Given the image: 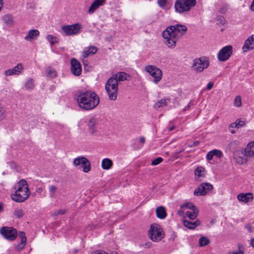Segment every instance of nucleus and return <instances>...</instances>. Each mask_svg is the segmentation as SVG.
Here are the masks:
<instances>
[{"mask_svg":"<svg viewBox=\"0 0 254 254\" xmlns=\"http://www.w3.org/2000/svg\"><path fill=\"white\" fill-rule=\"evenodd\" d=\"M58 188L56 186L50 185L49 187V192L51 198H55L56 197V193Z\"/></svg>","mask_w":254,"mask_h":254,"instance_id":"7c9ffc66","label":"nucleus"},{"mask_svg":"<svg viewBox=\"0 0 254 254\" xmlns=\"http://www.w3.org/2000/svg\"><path fill=\"white\" fill-rule=\"evenodd\" d=\"M96 121L92 119L88 123V127L90 132L91 134H94L96 132Z\"/></svg>","mask_w":254,"mask_h":254,"instance_id":"c85d7f7f","label":"nucleus"},{"mask_svg":"<svg viewBox=\"0 0 254 254\" xmlns=\"http://www.w3.org/2000/svg\"><path fill=\"white\" fill-rule=\"evenodd\" d=\"M213 86V83L212 82H209L207 84V90H211Z\"/></svg>","mask_w":254,"mask_h":254,"instance_id":"864d4df0","label":"nucleus"},{"mask_svg":"<svg viewBox=\"0 0 254 254\" xmlns=\"http://www.w3.org/2000/svg\"><path fill=\"white\" fill-rule=\"evenodd\" d=\"M6 111L3 107L0 105V122L5 118Z\"/></svg>","mask_w":254,"mask_h":254,"instance_id":"ea45409f","label":"nucleus"},{"mask_svg":"<svg viewBox=\"0 0 254 254\" xmlns=\"http://www.w3.org/2000/svg\"><path fill=\"white\" fill-rule=\"evenodd\" d=\"M198 210L197 209H194L192 211H187L186 212V215L190 220L195 219L198 215Z\"/></svg>","mask_w":254,"mask_h":254,"instance_id":"c756f323","label":"nucleus"},{"mask_svg":"<svg viewBox=\"0 0 254 254\" xmlns=\"http://www.w3.org/2000/svg\"><path fill=\"white\" fill-rule=\"evenodd\" d=\"M233 52V47L231 45H227L222 48L217 55L219 61L225 62L231 56Z\"/></svg>","mask_w":254,"mask_h":254,"instance_id":"9b49d317","label":"nucleus"},{"mask_svg":"<svg viewBox=\"0 0 254 254\" xmlns=\"http://www.w3.org/2000/svg\"><path fill=\"white\" fill-rule=\"evenodd\" d=\"M167 2V0H158V4L159 5L162 7L164 6Z\"/></svg>","mask_w":254,"mask_h":254,"instance_id":"8fccbe9b","label":"nucleus"},{"mask_svg":"<svg viewBox=\"0 0 254 254\" xmlns=\"http://www.w3.org/2000/svg\"><path fill=\"white\" fill-rule=\"evenodd\" d=\"M94 254H108L107 252L103 251H98L95 252Z\"/></svg>","mask_w":254,"mask_h":254,"instance_id":"6e6d98bb","label":"nucleus"},{"mask_svg":"<svg viewBox=\"0 0 254 254\" xmlns=\"http://www.w3.org/2000/svg\"><path fill=\"white\" fill-rule=\"evenodd\" d=\"M24 211L20 208H16L14 211V215L18 218H20L24 216Z\"/></svg>","mask_w":254,"mask_h":254,"instance_id":"c9c22d12","label":"nucleus"},{"mask_svg":"<svg viewBox=\"0 0 254 254\" xmlns=\"http://www.w3.org/2000/svg\"><path fill=\"white\" fill-rule=\"evenodd\" d=\"M39 33H28V34L24 37L27 41H31L37 38Z\"/></svg>","mask_w":254,"mask_h":254,"instance_id":"f704fd0d","label":"nucleus"},{"mask_svg":"<svg viewBox=\"0 0 254 254\" xmlns=\"http://www.w3.org/2000/svg\"><path fill=\"white\" fill-rule=\"evenodd\" d=\"M25 87L27 89H32L34 87L33 80L32 79L28 80L25 84Z\"/></svg>","mask_w":254,"mask_h":254,"instance_id":"79ce46f5","label":"nucleus"},{"mask_svg":"<svg viewBox=\"0 0 254 254\" xmlns=\"http://www.w3.org/2000/svg\"><path fill=\"white\" fill-rule=\"evenodd\" d=\"M214 155H213V154L212 153V151H209L207 154V155H206V158L208 160H211L213 157Z\"/></svg>","mask_w":254,"mask_h":254,"instance_id":"3c124183","label":"nucleus"},{"mask_svg":"<svg viewBox=\"0 0 254 254\" xmlns=\"http://www.w3.org/2000/svg\"><path fill=\"white\" fill-rule=\"evenodd\" d=\"M225 19L223 16H217L216 19V22L217 24H222L223 25L225 23Z\"/></svg>","mask_w":254,"mask_h":254,"instance_id":"37998d69","label":"nucleus"},{"mask_svg":"<svg viewBox=\"0 0 254 254\" xmlns=\"http://www.w3.org/2000/svg\"><path fill=\"white\" fill-rule=\"evenodd\" d=\"M113 165L112 161L109 158H104L102 161L101 167L103 170H109L112 168Z\"/></svg>","mask_w":254,"mask_h":254,"instance_id":"a878e982","label":"nucleus"},{"mask_svg":"<svg viewBox=\"0 0 254 254\" xmlns=\"http://www.w3.org/2000/svg\"><path fill=\"white\" fill-rule=\"evenodd\" d=\"M251 244L252 246L254 248V239L252 240Z\"/></svg>","mask_w":254,"mask_h":254,"instance_id":"0e129e2a","label":"nucleus"},{"mask_svg":"<svg viewBox=\"0 0 254 254\" xmlns=\"http://www.w3.org/2000/svg\"><path fill=\"white\" fill-rule=\"evenodd\" d=\"M244 157L248 158L254 157V140L247 145L245 149Z\"/></svg>","mask_w":254,"mask_h":254,"instance_id":"aec40b11","label":"nucleus"},{"mask_svg":"<svg viewBox=\"0 0 254 254\" xmlns=\"http://www.w3.org/2000/svg\"><path fill=\"white\" fill-rule=\"evenodd\" d=\"M3 6V0H0V11L2 9Z\"/></svg>","mask_w":254,"mask_h":254,"instance_id":"052dcab7","label":"nucleus"},{"mask_svg":"<svg viewBox=\"0 0 254 254\" xmlns=\"http://www.w3.org/2000/svg\"><path fill=\"white\" fill-rule=\"evenodd\" d=\"M237 198L239 201L247 203L254 199L253 194L251 192L239 193Z\"/></svg>","mask_w":254,"mask_h":254,"instance_id":"a211bd4d","label":"nucleus"},{"mask_svg":"<svg viewBox=\"0 0 254 254\" xmlns=\"http://www.w3.org/2000/svg\"><path fill=\"white\" fill-rule=\"evenodd\" d=\"M210 241L205 237H201L199 239V245L200 247H204L208 245Z\"/></svg>","mask_w":254,"mask_h":254,"instance_id":"72a5a7b5","label":"nucleus"},{"mask_svg":"<svg viewBox=\"0 0 254 254\" xmlns=\"http://www.w3.org/2000/svg\"><path fill=\"white\" fill-rule=\"evenodd\" d=\"M184 225L190 229H193L200 224V222L198 220H196L193 222H190L188 220H184L183 221Z\"/></svg>","mask_w":254,"mask_h":254,"instance_id":"b1692460","label":"nucleus"},{"mask_svg":"<svg viewBox=\"0 0 254 254\" xmlns=\"http://www.w3.org/2000/svg\"><path fill=\"white\" fill-rule=\"evenodd\" d=\"M106 0H95L93 1L88 8V12L89 14H93L100 6H103L105 3Z\"/></svg>","mask_w":254,"mask_h":254,"instance_id":"f3484780","label":"nucleus"},{"mask_svg":"<svg viewBox=\"0 0 254 254\" xmlns=\"http://www.w3.org/2000/svg\"><path fill=\"white\" fill-rule=\"evenodd\" d=\"M36 190L38 193H40L43 191V189L42 187H39L36 189Z\"/></svg>","mask_w":254,"mask_h":254,"instance_id":"4d7b16f0","label":"nucleus"},{"mask_svg":"<svg viewBox=\"0 0 254 254\" xmlns=\"http://www.w3.org/2000/svg\"><path fill=\"white\" fill-rule=\"evenodd\" d=\"M2 20L3 22L8 26H12L13 24V19L11 15H4L2 17Z\"/></svg>","mask_w":254,"mask_h":254,"instance_id":"cd10ccee","label":"nucleus"},{"mask_svg":"<svg viewBox=\"0 0 254 254\" xmlns=\"http://www.w3.org/2000/svg\"><path fill=\"white\" fill-rule=\"evenodd\" d=\"M29 32H39L36 29H30Z\"/></svg>","mask_w":254,"mask_h":254,"instance_id":"69168bd1","label":"nucleus"},{"mask_svg":"<svg viewBox=\"0 0 254 254\" xmlns=\"http://www.w3.org/2000/svg\"><path fill=\"white\" fill-rule=\"evenodd\" d=\"M235 123L237 126V128L243 127L245 125V121L240 119L237 120Z\"/></svg>","mask_w":254,"mask_h":254,"instance_id":"49530a36","label":"nucleus"},{"mask_svg":"<svg viewBox=\"0 0 254 254\" xmlns=\"http://www.w3.org/2000/svg\"><path fill=\"white\" fill-rule=\"evenodd\" d=\"M180 33H162V36L165 40L166 45L170 48H173L175 47L176 42L182 36L183 34H180Z\"/></svg>","mask_w":254,"mask_h":254,"instance_id":"6e6552de","label":"nucleus"},{"mask_svg":"<svg viewBox=\"0 0 254 254\" xmlns=\"http://www.w3.org/2000/svg\"><path fill=\"white\" fill-rule=\"evenodd\" d=\"M129 75L124 72H119L113 74L111 77L114 78L118 83L119 82L127 80V77Z\"/></svg>","mask_w":254,"mask_h":254,"instance_id":"5701e85b","label":"nucleus"},{"mask_svg":"<svg viewBox=\"0 0 254 254\" xmlns=\"http://www.w3.org/2000/svg\"><path fill=\"white\" fill-rule=\"evenodd\" d=\"M23 70V66L20 63L18 64L13 68L6 70L4 72V75L6 76L13 75H18L20 74Z\"/></svg>","mask_w":254,"mask_h":254,"instance_id":"ddd939ff","label":"nucleus"},{"mask_svg":"<svg viewBox=\"0 0 254 254\" xmlns=\"http://www.w3.org/2000/svg\"><path fill=\"white\" fill-rule=\"evenodd\" d=\"M204 169L202 167H198L195 169L194 173L197 180H198L199 177L204 176Z\"/></svg>","mask_w":254,"mask_h":254,"instance_id":"2f4dec72","label":"nucleus"},{"mask_svg":"<svg viewBox=\"0 0 254 254\" xmlns=\"http://www.w3.org/2000/svg\"><path fill=\"white\" fill-rule=\"evenodd\" d=\"M18 237L20 239V242L15 246V249L17 251H20L25 248L26 245L27 238L25 233L22 231L19 233Z\"/></svg>","mask_w":254,"mask_h":254,"instance_id":"412c9836","label":"nucleus"},{"mask_svg":"<svg viewBox=\"0 0 254 254\" xmlns=\"http://www.w3.org/2000/svg\"><path fill=\"white\" fill-rule=\"evenodd\" d=\"M209 65V61L205 57L196 58L193 61L192 68L197 72H201L207 68Z\"/></svg>","mask_w":254,"mask_h":254,"instance_id":"0eeeda50","label":"nucleus"},{"mask_svg":"<svg viewBox=\"0 0 254 254\" xmlns=\"http://www.w3.org/2000/svg\"><path fill=\"white\" fill-rule=\"evenodd\" d=\"M213 188V186L210 183H202L195 190L193 194L196 196H204Z\"/></svg>","mask_w":254,"mask_h":254,"instance_id":"f8f14e48","label":"nucleus"},{"mask_svg":"<svg viewBox=\"0 0 254 254\" xmlns=\"http://www.w3.org/2000/svg\"><path fill=\"white\" fill-rule=\"evenodd\" d=\"M244 153L242 150H238L234 152L233 157L234 160L239 164L242 165L247 162L248 158H244Z\"/></svg>","mask_w":254,"mask_h":254,"instance_id":"2eb2a0df","label":"nucleus"},{"mask_svg":"<svg viewBox=\"0 0 254 254\" xmlns=\"http://www.w3.org/2000/svg\"><path fill=\"white\" fill-rule=\"evenodd\" d=\"M169 102L168 99H161L157 101L154 105L155 108L158 109L166 106Z\"/></svg>","mask_w":254,"mask_h":254,"instance_id":"473e14b6","label":"nucleus"},{"mask_svg":"<svg viewBox=\"0 0 254 254\" xmlns=\"http://www.w3.org/2000/svg\"><path fill=\"white\" fill-rule=\"evenodd\" d=\"M105 89L111 100L117 99L118 93V83L114 78L110 77L106 83Z\"/></svg>","mask_w":254,"mask_h":254,"instance_id":"7ed1b4c3","label":"nucleus"},{"mask_svg":"<svg viewBox=\"0 0 254 254\" xmlns=\"http://www.w3.org/2000/svg\"><path fill=\"white\" fill-rule=\"evenodd\" d=\"M229 254H244V252L240 249L239 251H232L229 252Z\"/></svg>","mask_w":254,"mask_h":254,"instance_id":"603ef678","label":"nucleus"},{"mask_svg":"<svg viewBox=\"0 0 254 254\" xmlns=\"http://www.w3.org/2000/svg\"><path fill=\"white\" fill-rule=\"evenodd\" d=\"M192 105V104H191V102H190L188 105L183 109V111H185L189 110Z\"/></svg>","mask_w":254,"mask_h":254,"instance_id":"5fc2aeb1","label":"nucleus"},{"mask_svg":"<svg viewBox=\"0 0 254 254\" xmlns=\"http://www.w3.org/2000/svg\"><path fill=\"white\" fill-rule=\"evenodd\" d=\"M175 126L172 125V126H170V127H168V130H169V131H172V130H173V129H175Z\"/></svg>","mask_w":254,"mask_h":254,"instance_id":"680f3d73","label":"nucleus"},{"mask_svg":"<svg viewBox=\"0 0 254 254\" xmlns=\"http://www.w3.org/2000/svg\"><path fill=\"white\" fill-rule=\"evenodd\" d=\"M234 105L236 107H240L242 105L241 98L240 96H237L235 99Z\"/></svg>","mask_w":254,"mask_h":254,"instance_id":"a19ab883","label":"nucleus"},{"mask_svg":"<svg viewBox=\"0 0 254 254\" xmlns=\"http://www.w3.org/2000/svg\"><path fill=\"white\" fill-rule=\"evenodd\" d=\"M144 70L153 78L154 83H158L162 78V70L154 65H147L145 66Z\"/></svg>","mask_w":254,"mask_h":254,"instance_id":"423d86ee","label":"nucleus"},{"mask_svg":"<svg viewBox=\"0 0 254 254\" xmlns=\"http://www.w3.org/2000/svg\"><path fill=\"white\" fill-rule=\"evenodd\" d=\"M76 33H69V32L65 33L66 35H70L76 34Z\"/></svg>","mask_w":254,"mask_h":254,"instance_id":"338daca9","label":"nucleus"},{"mask_svg":"<svg viewBox=\"0 0 254 254\" xmlns=\"http://www.w3.org/2000/svg\"><path fill=\"white\" fill-rule=\"evenodd\" d=\"M97 51V48L95 46H91L84 50L82 52V57L84 58L88 57L90 55L95 54Z\"/></svg>","mask_w":254,"mask_h":254,"instance_id":"393cba45","label":"nucleus"},{"mask_svg":"<svg viewBox=\"0 0 254 254\" xmlns=\"http://www.w3.org/2000/svg\"><path fill=\"white\" fill-rule=\"evenodd\" d=\"M47 76L54 78L57 76V72L54 69L49 67L47 69Z\"/></svg>","mask_w":254,"mask_h":254,"instance_id":"58836bf2","label":"nucleus"},{"mask_svg":"<svg viewBox=\"0 0 254 254\" xmlns=\"http://www.w3.org/2000/svg\"><path fill=\"white\" fill-rule=\"evenodd\" d=\"M212 151L214 156H215L219 158H221L222 156V152L220 150L214 149Z\"/></svg>","mask_w":254,"mask_h":254,"instance_id":"a18cd8bd","label":"nucleus"},{"mask_svg":"<svg viewBox=\"0 0 254 254\" xmlns=\"http://www.w3.org/2000/svg\"><path fill=\"white\" fill-rule=\"evenodd\" d=\"M139 141L140 142H141L142 144H144L145 141V138L143 136H141L139 138Z\"/></svg>","mask_w":254,"mask_h":254,"instance_id":"13d9d810","label":"nucleus"},{"mask_svg":"<svg viewBox=\"0 0 254 254\" xmlns=\"http://www.w3.org/2000/svg\"><path fill=\"white\" fill-rule=\"evenodd\" d=\"M250 9L252 11H254V0H253V1L252 2V4H251V6H250Z\"/></svg>","mask_w":254,"mask_h":254,"instance_id":"bf43d9fd","label":"nucleus"},{"mask_svg":"<svg viewBox=\"0 0 254 254\" xmlns=\"http://www.w3.org/2000/svg\"><path fill=\"white\" fill-rule=\"evenodd\" d=\"M47 39L52 46L55 43H57L59 42V40L56 37L51 35H49L47 36Z\"/></svg>","mask_w":254,"mask_h":254,"instance_id":"e433bc0d","label":"nucleus"},{"mask_svg":"<svg viewBox=\"0 0 254 254\" xmlns=\"http://www.w3.org/2000/svg\"><path fill=\"white\" fill-rule=\"evenodd\" d=\"M14 193L11 195L12 199L17 202H22L28 198L30 191L28 189L27 182L24 180H20L15 185Z\"/></svg>","mask_w":254,"mask_h":254,"instance_id":"f03ea898","label":"nucleus"},{"mask_svg":"<svg viewBox=\"0 0 254 254\" xmlns=\"http://www.w3.org/2000/svg\"><path fill=\"white\" fill-rule=\"evenodd\" d=\"M73 165L75 166H81L82 171L84 173H88L91 170V163L85 157L78 156L75 158L73 161Z\"/></svg>","mask_w":254,"mask_h":254,"instance_id":"9d476101","label":"nucleus"},{"mask_svg":"<svg viewBox=\"0 0 254 254\" xmlns=\"http://www.w3.org/2000/svg\"><path fill=\"white\" fill-rule=\"evenodd\" d=\"M187 27L182 24H176L168 26L163 32H186Z\"/></svg>","mask_w":254,"mask_h":254,"instance_id":"6ab92c4d","label":"nucleus"},{"mask_svg":"<svg viewBox=\"0 0 254 254\" xmlns=\"http://www.w3.org/2000/svg\"><path fill=\"white\" fill-rule=\"evenodd\" d=\"M148 234L150 239L155 242L160 241L164 237L163 230L157 224L150 225Z\"/></svg>","mask_w":254,"mask_h":254,"instance_id":"20e7f679","label":"nucleus"},{"mask_svg":"<svg viewBox=\"0 0 254 254\" xmlns=\"http://www.w3.org/2000/svg\"><path fill=\"white\" fill-rule=\"evenodd\" d=\"M79 107L85 111L93 109L100 102L99 96L91 90L80 91L76 96Z\"/></svg>","mask_w":254,"mask_h":254,"instance_id":"f257e3e1","label":"nucleus"},{"mask_svg":"<svg viewBox=\"0 0 254 254\" xmlns=\"http://www.w3.org/2000/svg\"><path fill=\"white\" fill-rule=\"evenodd\" d=\"M0 233L6 240L14 241L17 237V232L15 229L10 227H3L0 229Z\"/></svg>","mask_w":254,"mask_h":254,"instance_id":"1a4fd4ad","label":"nucleus"},{"mask_svg":"<svg viewBox=\"0 0 254 254\" xmlns=\"http://www.w3.org/2000/svg\"><path fill=\"white\" fill-rule=\"evenodd\" d=\"M184 149H182V150H181L180 151H179L178 152H177L176 153L178 154H179L180 153H181V152H182L183 151H184Z\"/></svg>","mask_w":254,"mask_h":254,"instance_id":"774afa93","label":"nucleus"},{"mask_svg":"<svg viewBox=\"0 0 254 254\" xmlns=\"http://www.w3.org/2000/svg\"><path fill=\"white\" fill-rule=\"evenodd\" d=\"M3 206L2 203H0V212L3 210Z\"/></svg>","mask_w":254,"mask_h":254,"instance_id":"e2e57ef3","label":"nucleus"},{"mask_svg":"<svg viewBox=\"0 0 254 254\" xmlns=\"http://www.w3.org/2000/svg\"><path fill=\"white\" fill-rule=\"evenodd\" d=\"M237 128V126L236 125L235 123H233L231 124L229 126V128L230 129V131L232 133H234L235 132V130L234 129H231V128Z\"/></svg>","mask_w":254,"mask_h":254,"instance_id":"09e8293b","label":"nucleus"},{"mask_svg":"<svg viewBox=\"0 0 254 254\" xmlns=\"http://www.w3.org/2000/svg\"><path fill=\"white\" fill-rule=\"evenodd\" d=\"M162 161V158L158 157L152 161L151 164L153 166H155L161 163Z\"/></svg>","mask_w":254,"mask_h":254,"instance_id":"de8ad7c7","label":"nucleus"},{"mask_svg":"<svg viewBox=\"0 0 254 254\" xmlns=\"http://www.w3.org/2000/svg\"><path fill=\"white\" fill-rule=\"evenodd\" d=\"M71 71L73 74L76 76L79 75L82 71L81 66L79 62L75 59L72 58L70 61Z\"/></svg>","mask_w":254,"mask_h":254,"instance_id":"4468645a","label":"nucleus"},{"mask_svg":"<svg viewBox=\"0 0 254 254\" xmlns=\"http://www.w3.org/2000/svg\"><path fill=\"white\" fill-rule=\"evenodd\" d=\"M195 4L196 0H176L175 7L177 12L181 13L189 11Z\"/></svg>","mask_w":254,"mask_h":254,"instance_id":"39448f33","label":"nucleus"},{"mask_svg":"<svg viewBox=\"0 0 254 254\" xmlns=\"http://www.w3.org/2000/svg\"><path fill=\"white\" fill-rule=\"evenodd\" d=\"M156 213L157 217L161 219H164L167 216L166 210L163 206L157 207L156 209Z\"/></svg>","mask_w":254,"mask_h":254,"instance_id":"bb28decb","label":"nucleus"},{"mask_svg":"<svg viewBox=\"0 0 254 254\" xmlns=\"http://www.w3.org/2000/svg\"><path fill=\"white\" fill-rule=\"evenodd\" d=\"M181 208L183 209L185 208H188L191 211L194 209H197L193 204L190 202H187L184 203L181 206Z\"/></svg>","mask_w":254,"mask_h":254,"instance_id":"4c0bfd02","label":"nucleus"},{"mask_svg":"<svg viewBox=\"0 0 254 254\" xmlns=\"http://www.w3.org/2000/svg\"><path fill=\"white\" fill-rule=\"evenodd\" d=\"M81 28V25L77 23L72 25H64L62 27V30L64 32H79Z\"/></svg>","mask_w":254,"mask_h":254,"instance_id":"4be33fe9","label":"nucleus"},{"mask_svg":"<svg viewBox=\"0 0 254 254\" xmlns=\"http://www.w3.org/2000/svg\"><path fill=\"white\" fill-rule=\"evenodd\" d=\"M66 213V210L65 209H59L55 211L53 213V215L54 216H58L59 215H63Z\"/></svg>","mask_w":254,"mask_h":254,"instance_id":"c03bdc74","label":"nucleus"},{"mask_svg":"<svg viewBox=\"0 0 254 254\" xmlns=\"http://www.w3.org/2000/svg\"><path fill=\"white\" fill-rule=\"evenodd\" d=\"M254 48V35H252L248 37L245 42L243 47L244 52H247L250 50H252Z\"/></svg>","mask_w":254,"mask_h":254,"instance_id":"dca6fc26","label":"nucleus"}]
</instances>
